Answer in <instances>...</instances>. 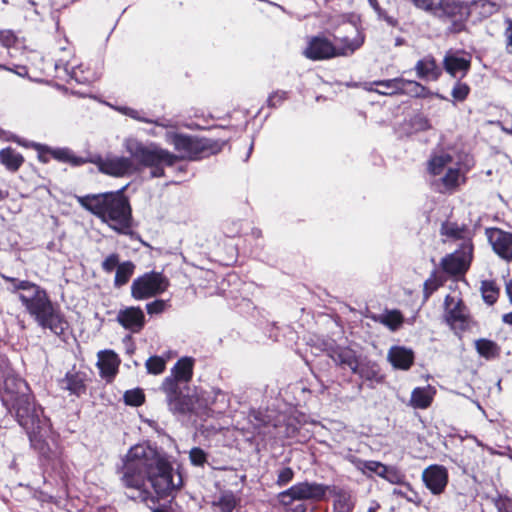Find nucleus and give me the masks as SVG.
I'll return each instance as SVG.
<instances>
[{"label": "nucleus", "mask_w": 512, "mask_h": 512, "mask_svg": "<svg viewBox=\"0 0 512 512\" xmlns=\"http://www.w3.org/2000/svg\"><path fill=\"white\" fill-rule=\"evenodd\" d=\"M119 473L123 487L128 490L127 497L143 503L151 499L146 481L159 497L172 495L183 484L181 474L174 471L166 456L146 444L129 449Z\"/></svg>", "instance_id": "nucleus-1"}, {"label": "nucleus", "mask_w": 512, "mask_h": 512, "mask_svg": "<svg viewBox=\"0 0 512 512\" xmlns=\"http://www.w3.org/2000/svg\"><path fill=\"white\" fill-rule=\"evenodd\" d=\"M165 142L177 152L172 153L155 143L144 144L136 138H128L124 142L126 151L142 167L151 169V176H165V167H172L181 160H199L220 152L225 141L199 137L175 131H167Z\"/></svg>", "instance_id": "nucleus-2"}, {"label": "nucleus", "mask_w": 512, "mask_h": 512, "mask_svg": "<svg viewBox=\"0 0 512 512\" xmlns=\"http://www.w3.org/2000/svg\"><path fill=\"white\" fill-rule=\"evenodd\" d=\"M13 409L18 424L28 435L31 448L39 454L42 461L52 468L62 466V450L56 442L50 420L43 415L42 409L27 394L15 397Z\"/></svg>", "instance_id": "nucleus-3"}, {"label": "nucleus", "mask_w": 512, "mask_h": 512, "mask_svg": "<svg viewBox=\"0 0 512 512\" xmlns=\"http://www.w3.org/2000/svg\"><path fill=\"white\" fill-rule=\"evenodd\" d=\"M13 409L18 424L28 435L31 448L39 454L42 461L52 468L62 466V450L56 442L50 420L43 415L42 409L27 394L15 397Z\"/></svg>", "instance_id": "nucleus-4"}, {"label": "nucleus", "mask_w": 512, "mask_h": 512, "mask_svg": "<svg viewBox=\"0 0 512 512\" xmlns=\"http://www.w3.org/2000/svg\"><path fill=\"white\" fill-rule=\"evenodd\" d=\"M124 189L78 196L77 201L117 233L128 235L132 227V210Z\"/></svg>", "instance_id": "nucleus-5"}, {"label": "nucleus", "mask_w": 512, "mask_h": 512, "mask_svg": "<svg viewBox=\"0 0 512 512\" xmlns=\"http://www.w3.org/2000/svg\"><path fill=\"white\" fill-rule=\"evenodd\" d=\"M29 294H19L18 298L29 315L42 329H49L55 335H62L67 328L60 309L51 301L45 289L35 283H26Z\"/></svg>", "instance_id": "nucleus-6"}, {"label": "nucleus", "mask_w": 512, "mask_h": 512, "mask_svg": "<svg viewBox=\"0 0 512 512\" xmlns=\"http://www.w3.org/2000/svg\"><path fill=\"white\" fill-rule=\"evenodd\" d=\"M60 50L64 55L55 59L53 62L49 61L47 63H44V59L40 53L33 52L31 54L33 65L42 72H47L53 67L57 77H69L79 84L88 83L90 79L84 74L82 65L71 64V52L67 50L66 47H61Z\"/></svg>", "instance_id": "nucleus-7"}, {"label": "nucleus", "mask_w": 512, "mask_h": 512, "mask_svg": "<svg viewBox=\"0 0 512 512\" xmlns=\"http://www.w3.org/2000/svg\"><path fill=\"white\" fill-rule=\"evenodd\" d=\"M363 43L362 39L344 40V45L337 47L325 37L315 36L310 39L304 55L310 60H324L337 56H348L354 53Z\"/></svg>", "instance_id": "nucleus-8"}, {"label": "nucleus", "mask_w": 512, "mask_h": 512, "mask_svg": "<svg viewBox=\"0 0 512 512\" xmlns=\"http://www.w3.org/2000/svg\"><path fill=\"white\" fill-rule=\"evenodd\" d=\"M329 486L316 482H298L277 494V501L283 507L290 506L294 501H320L326 497Z\"/></svg>", "instance_id": "nucleus-9"}, {"label": "nucleus", "mask_w": 512, "mask_h": 512, "mask_svg": "<svg viewBox=\"0 0 512 512\" xmlns=\"http://www.w3.org/2000/svg\"><path fill=\"white\" fill-rule=\"evenodd\" d=\"M471 13L470 3L462 0H441L432 15L445 22H451L449 30L454 33L462 31L465 21Z\"/></svg>", "instance_id": "nucleus-10"}, {"label": "nucleus", "mask_w": 512, "mask_h": 512, "mask_svg": "<svg viewBox=\"0 0 512 512\" xmlns=\"http://www.w3.org/2000/svg\"><path fill=\"white\" fill-rule=\"evenodd\" d=\"M167 286V279L161 273L152 271L133 280L131 295L136 300H144L164 292Z\"/></svg>", "instance_id": "nucleus-11"}, {"label": "nucleus", "mask_w": 512, "mask_h": 512, "mask_svg": "<svg viewBox=\"0 0 512 512\" xmlns=\"http://www.w3.org/2000/svg\"><path fill=\"white\" fill-rule=\"evenodd\" d=\"M161 390L166 395L169 410L175 415H186L192 410L191 399L184 395L180 386H175L171 380H163Z\"/></svg>", "instance_id": "nucleus-12"}, {"label": "nucleus", "mask_w": 512, "mask_h": 512, "mask_svg": "<svg viewBox=\"0 0 512 512\" xmlns=\"http://www.w3.org/2000/svg\"><path fill=\"white\" fill-rule=\"evenodd\" d=\"M445 321L454 330H465L468 326L466 307L460 298L447 295L444 300Z\"/></svg>", "instance_id": "nucleus-13"}, {"label": "nucleus", "mask_w": 512, "mask_h": 512, "mask_svg": "<svg viewBox=\"0 0 512 512\" xmlns=\"http://www.w3.org/2000/svg\"><path fill=\"white\" fill-rule=\"evenodd\" d=\"M133 160L136 161L131 155L130 158L123 156H109L106 158H98L95 162L100 172L113 176L123 177L129 175L134 170Z\"/></svg>", "instance_id": "nucleus-14"}, {"label": "nucleus", "mask_w": 512, "mask_h": 512, "mask_svg": "<svg viewBox=\"0 0 512 512\" xmlns=\"http://www.w3.org/2000/svg\"><path fill=\"white\" fill-rule=\"evenodd\" d=\"M488 241L493 251L503 260L512 261V233L499 228L486 231Z\"/></svg>", "instance_id": "nucleus-15"}, {"label": "nucleus", "mask_w": 512, "mask_h": 512, "mask_svg": "<svg viewBox=\"0 0 512 512\" xmlns=\"http://www.w3.org/2000/svg\"><path fill=\"white\" fill-rule=\"evenodd\" d=\"M116 320L123 328L132 333L140 332L145 325V315L140 307L131 306L120 309Z\"/></svg>", "instance_id": "nucleus-16"}, {"label": "nucleus", "mask_w": 512, "mask_h": 512, "mask_svg": "<svg viewBox=\"0 0 512 512\" xmlns=\"http://www.w3.org/2000/svg\"><path fill=\"white\" fill-rule=\"evenodd\" d=\"M422 478L426 487L436 495L443 492L448 482L447 470L438 465L426 468L423 471Z\"/></svg>", "instance_id": "nucleus-17"}, {"label": "nucleus", "mask_w": 512, "mask_h": 512, "mask_svg": "<svg viewBox=\"0 0 512 512\" xmlns=\"http://www.w3.org/2000/svg\"><path fill=\"white\" fill-rule=\"evenodd\" d=\"M194 364V358L181 357L172 367L171 374L164 380H171L175 386H180L182 383L187 384L193 377Z\"/></svg>", "instance_id": "nucleus-18"}, {"label": "nucleus", "mask_w": 512, "mask_h": 512, "mask_svg": "<svg viewBox=\"0 0 512 512\" xmlns=\"http://www.w3.org/2000/svg\"><path fill=\"white\" fill-rule=\"evenodd\" d=\"M327 351L328 356L336 365L343 369H350L352 373H354L361 361L356 351L349 347H330Z\"/></svg>", "instance_id": "nucleus-19"}, {"label": "nucleus", "mask_w": 512, "mask_h": 512, "mask_svg": "<svg viewBox=\"0 0 512 512\" xmlns=\"http://www.w3.org/2000/svg\"><path fill=\"white\" fill-rule=\"evenodd\" d=\"M86 376L85 372L68 371L59 381V386L62 390L68 391L70 395L80 397L86 393Z\"/></svg>", "instance_id": "nucleus-20"}, {"label": "nucleus", "mask_w": 512, "mask_h": 512, "mask_svg": "<svg viewBox=\"0 0 512 512\" xmlns=\"http://www.w3.org/2000/svg\"><path fill=\"white\" fill-rule=\"evenodd\" d=\"M471 61L469 58L448 52L443 59L445 71L454 78H463L470 70Z\"/></svg>", "instance_id": "nucleus-21"}, {"label": "nucleus", "mask_w": 512, "mask_h": 512, "mask_svg": "<svg viewBox=\"0 0 512 512\" xmlns=\"http://www.w3.org/2000/svg\"><path fill=\"white\" fill-rule=\"evenodd\" d=\"M387 358L395 369L408 370L414 363V352L406 347L393 346Z\"/></svg>", "instance_id": "nucleus-22"}, {"label": "nucleus", "mask_w": 512, "mask_h": 512, "mask_svg": "<svg viewBox=\"0 0 512 512\" xmlns=\"http://www.w3.org/2000/svg\"><path fill=\"white\" fill-rule=\"evenodd\" d=\"M415 71L420 79L432 81H436L442 73L441 67L437 65L432 56H426L418 60L415 65Z\"/></svg>", "instance_id": "nucleus-23"}, {"label": "nucleus", "mask_w": 512, "mask_h": 512, "mask_svg": "<svg viewBox=\"0 0 512 512\" xmlns=\"http://www.w3.org/2000/svg\"><path fill=\"white\" fill-rule=\"evenodd\" d=\"M354 374L371 383H381L384 379L379 365L375 361L361 359Z\"/></svg>", "instance_id": "nucleus-24"}, {"label": "nucleus", "mask_w": 512, "mask_h": 512, "mask_svg": "<svg viewBox=\"0 0 512 512\" xmlns=\"http://www.w3.org/2000/svg\"><path fill=\"white\" fill-rule=\"evenodd\" d=\"M350 461L361 471L363 472H373L377 474L378 476L385 478L389 482H394L392 478H390L387 473L390 471L389 467L377 462V461H364L361 459H358L354 456L351 457Z\"/></svg>", "instance_id": "nucleus-25"}, {"label": "nucleus", "mask_w": 512, "mask_h": 512, "mask_svg": "<svg viewBox=\"0 0 512 512\" xmlns=\"http://www.w3.org/2000/svg\"><path fill=\"white\" fill-rule=\"evenodd\" d=\"M441 265L445 272L453 275L462 274L468 268L466 258L457 253H452L444 257Z\"/></svg>", "instance_id": "nucleus-26"}, {"label": "nucleus", "mask_w": 512, "mask_h": 512, "mask_svg": "<svg viewBox=\"0 0 512 512\" xmlns=\"http://www.w3.org/2000/svg\"><path fill=\"white\" fill-rule=\"evenodd\" d=\"M212 506L218 508L219 512H238L240 498L232 491H224L212 502Z\"/></svg>", "instance_id": "nucleus-27"}, {"label": "nucleus", "mask_w": 512, "mask_h": 512, "mask_svg": "<svg viewBox=\"0 0 512 512\" xmlns=\"http://www.w3.org/2000/svg\"><path fill=\"white\" fill-rule=\"evenodd\" d=\"M202 397H205L206 406H215L218 411H223L229 406L228 394L218 388H211L209 391L203 392Z\"/></svg>", "instance_id": "nucleus-28"}, {"label": "nucleus", "mask_w": 512, "mask_h": 512, "mask_svg": "<svg viewBox=\"0 0 512 512\" xmlns=\"http://www.w3.org/2000/svg\"><path fill=\"white\" fill-rule=\"evenodd\" d=\"M24 162L23 156L11 147L0 150V163L11 172H16Z\"/></svg>", "instance_id": "nucleus-29"}, {"label": "nucleus", "mask_w": 512, "mask_h": 512, "mask_svg": "<svg viewBox=\"0 0 512 512\" xmlns=\"http://www.w3.org/2000/svg\"><path fill=\"white\" fill-rule=\"evenodd\" d=\"M475 349L481 357L487 360L497 358L500 354V347L497 343L486 338L476 340Z\"/></svg>", "instance_id": "nucleus-30"}, {"label": "nucleus", "mask_w": 512, "mask_h": 512, "mask_svg": "<svg viewBox=\"0 0 512 512\" xmlns=\"http://www.w3.org/2000/svg\"><path fill=\"white\" fill-rule=\"evenodd\" d=\"M37 149L40 153L45 149L53 158L63 162H70L76 166L84 162L81 158L74 156L72 151L68 148L50 149L49 147L37 145Z\"/></svg>", "instance_id": "nucleus-31"}, {"label": "nucleus", "mask_w": 512, "mask_h": 512, "mask_svg": "<svg viewBox=\"0 0 512 512\" xmlns=\"http://www.w3.org/2000/svg\"><path fill=\"white\" fill-rule=\"evenodd\" d=\"M453 160V157L445 152H442L439 155H435L429 161V172L433 175H440L444 172L445 169L447 170L448 167L453 164Z\"/></svg>", "instance_id": "nucleus-32"}, {"label": "nucleus", "mask_w": 512, "mask_h": 512, "mask_svg": "<svg viewBox=\"0 0 512 512\" xmlns=\"http://www.w3.org/2000/svg\"><path fill=\"white\" fill-rule=\"evenodd\" d=\"M411 404L415 408L425 409L430 406L432 402V392L429 387L415 388L411 393Z\"/></svg>", "instance_id": "nucleus-33"}, {"label": "nucleus", "mask_w": 512, "mask_h": 512, "mask_svg": "<svg viewBox=\"0 0 512 512\" xmlns=\"http://www.w3.org/2000/svg\"><path fill=\"white\" fill-rule=\"evenodd\" d=\"M135 270V265L132 261L122 262L121 265L118 266L115 273L114 278V286L116 288H120L128 283L129 279L133 275Z\"/></svg>", "instance_id": "nucleus-34"}, {"label": "nucleus", "mask_w": 512, "mask_h": 512, "mask_svg": "<svg viewBox=\"0 0 512 512\" xmlns=\"http://www.w3.org/2000/svg\"><path fill=\"white\" fill-rule=\"evenodd\" d=\"M103 356L100 358L99 367L101 372L107 376H114L118 368L117 355L112 351L102 352Z\"/></svg>", "instance_id": "nucleus-35"}, {"label": "nucleus", "mask_w": 512, "mask_h": 512, "mask_svg": "<svg viewBox=\"0 0 512 512\" xmlns=\"http://www.w3.org/2000/svg\"><path fill=\"white\" fill-rule=\"evenodd\" d=\"M402 83H404L403 78L375 81L374 84L381 88L376 89L375 91L382 95H392L399 93V91L403 89Z\"/></svg>", "instance_id": "nucleus-36"}, {"label": "nucleus", "mask_w": 512, "mask_h": 512, "mask_svg": "<svg viewBox=\"0 0 512 512\" xmlns=\"http://www.w3.org/2000/svg\"><path fill=\"white\" fill-rule=\"evenodd\" d=\"M378 321L390 330L396 331L403 323V316L398 310H390L380 315Z\"/></svg>", "instance_id": "nucleus-37"}, {"label": "nucleus", "mask_w": 512, "mask_h": 512, "mask_svg": "<svg viewBox=\"0 0 512 512\" xmlns=\"http://www.w3.org/2000/svg\"><path fill=\"white\" fill-rule=\"evenodd\" d=\"M481 292L484 301L492 305L497 301L498 295H499V288L495 284L494 281H482L481 283Z\"/></svg>", "instance_id": "nucleus-38"}, {"label": "nucleus", "mask_w": 512, "mask_h": 512, "mask_svg": "<svg viewBox=\"0 0 512 512\" xmlns=\"http://www.w3.org/2000/svg\"><path fill=\"white\" fill-rule=\"evenodd\" d=\"M441 233L447 237L454 239H463L465 237V226L458 225L454 222H444L441 227Z\"/></svg>", "instance_id": "nucleus-39"}, {"label": "nucleus", "mask_w": 512, "mask_h": 512, "mask_svg": "<svg viewBox=\"0 0 512 512\" xmlns=\"http://www.w3.org/2000/svg\"><path fill=\"white\" fill-rule=\"evenodd\" d=\"M403 84V89L399 91V93H405L413 97H425L427 93L426 87L421 85L416 81L405 80Z\"/></svg>", "instance_id": "nucleus-40"}, {"label": "nucleus", "mask_w": 512, "mask_h": 512, "mask_svg": "<svg viewBox=\"0 0 512 512\" xmlns=\"http://www.w3.org/2000/svg\"><path fill=\"white\" fill-rule=\"evenodd\" d=\"M354 508V502L351 499L350 494L341 492L337 495L334 501L335 512H352Z\"/></svg>", "instance_id": "nucleus-41"}, {"label": "nucleus", "mask_w": 512, "mask_h": 512, "mask_svg": "<svg viewBox=\"0 0 512 512\" xmlns=\"http://www.w3.org/2000/svg\"><path fill=\"white\" fill-rule=\"evenodd\" d=\"M148 373L158 375L161 374L166 367V361L160 356H151L145 363Z\"/></svg>", "instance_id": "nucleus-42"}, {"label": "nucleus", "mask_w": 512, "mask_h": 512, "mask_svg": "<svg viewBox=\"0 0 512 512\" xmlns=\"http://www.w3.org/2000/svg\"><path fill=\"white\" fill-rule=\"evenodd\" d=\"M116 110L119 113H121L125 116H128V117H130L136 121H139V122L149 123L151 121V118L147 117L146 113L141 110H136L134 108L127 107V106L116 107Z\"/></svg>", "instance_id": "nucleus-43"}, {"label": "nucleus", "mask_w": 512, "mask_h": 512, "mask_svg": "<svg viewBox=\"0 0 512 512\" xmlns=\"http://www.w3.org/2000/svg\"><path fill=\"white\" fill-rule=\"evenodd\" d=\"M123 398H124V402L127 405L135 406V407L142 405L145 400L144 393L139 388L127 390L124 393Z\"/></svg>", "instance_id": "nucleus-44"}, {"label": "nucleus", "mask_w": 512, "mask_h": 512, "mask_svg": "<svg viewBox=\"0 0 512 512\" xmlns=\"http://www.w3.org/2000/svg\"><path fill=\"white\" fill-rule=\"evenodd\" d=\"M189 460L193 466L203 467L208 460V454L200 447H193L189 451Z\"/></svg>", "instance_id": "nucleus-45"}, {"label": "nucleus", "mask_w": 512, "mask_h": 512, "mask_svg": "<svg viewBox=\"0 0 512 512\" xmlns=\"http://www.w3.org/2000/svg\"><path fill=\"white\" fill-rule=\"evenodd\" d=\"M393 494L404 498L406 501L419 505L421 503V498L419 494L414 491L409 484L405 486L404 489H394Z\"/></svg>", "instance_id": "nucleus-46"}, {"label": "nucleus", "mask_w": 512, "mask_h": 512, "mask_svg": "<svg viewBox=\"0 0 512 512\" xmlns=\"http://www.w3.org/2000/svg\"><path fill=\"white\" fill-rule=\"evenodd\" d=\"M294 476L295 472L291 467H282L277 472V479L275 484L278 487H284L293 480Z\"/></svg>", "instance_id": "nucleus-47"}, {"label": "nucleus", "mask_w": 512, "mask_h": 512, "mask_svg": "<svg viewBox=\"0 0 512 512\" xmlns=\"http://www.w3.org/2000/svg\"><path fill=\"white\" fill-rule=\"evenodd\" d=\"M2 278L11 283V287L8 288V290L12 293H18L19 294H29L30 293V290L28 288H22V285L23 284H26V283H31L30 281H27V280H18L16 278H13V277H9V276H6V275H1Z\"/></svg>", "instance_id": "nucleus-48"}, {"label": "nucleus", "mask_w": 512, "mask_h": 512, "mask_svg": "<svg viewBox=\"0 0 512 512\" xmlns=\"http://www.w3.org/2000/svg\"><path fill=\"white\" fill-rule=\"evenodd\" d=\"M410 125L415 131H426L431 128L429 119L423 114H416L410 120Z\"/></svg>", "instance_id": "nucleus-49"}, {"label": "nucleus", "mask_w": 512, "mask_h": 512, "mask_svg": "<svg viewBox=\"0 0 512 512\" xmlns=\"http://www.w3.org/2000/svg\"><path fill=\"white\" fill-rule=\"evenodd\" d=\"M470 92V87L463 82L457 81L452 88L451 94L454 100L464 101Z\"/></svg>", "instance_id": "nucleus-50"}, {"label": "nucleus", "mask_w": 512, "mask_h": 512, "mask_svg": "<svg viewBox=\"0 0 512 512\" xmlns=\"http://www.w3.org/2000/svg\"><path fill=\"white\" fill-rule=\"evenodd\" d=\"M121 265L120 257L117 253H111L102 262L101 267L104 272L111 273Z\"/></svg>", "instance_id": "nucleus-51"}, {"label": "nucleus", "mask_w": 512, "mask_h": 512, "mask_svg": "<svg viewBox=\"0 0 512 512\" xmlns=\"http://www.w3.org/2000/svg\"><path fill=\"white\" fill-rule=\"evenodd\" d=\"M459 178V170L457 168L448 167L445 175L443 176L442 180L446 187H453L457 184Z\"/></svg>", "instance_id": "nucleus-52"}, {"label": "nucleus", "mask_w": 512, "mask_h": 512, "mask_svg": "<svg viewBox=\"0 0 512 512\" xmlns=\"http://www.w3.org/2000/svg\"><path fill=\"white\" fill-rule=\"evenodd\" d=\"M414 5L426 12L432 14L437 5L441 4V0H411Z\"/></svg>", "instance_id": "nucleus-53"}, {"label": "nucleus", "mask_w": 512, "mask_h": 512, "mask_svg": "<svg viewBox=\"0 0 512 512\" xmlns=\"http://www.w3.org/2000/svg\"><path fill=\"white\" fill-rule=\"evenodd\" d=\"M167 306L166 301L162 299H157L153 302H150L146 305V310L149 315H155L162 313Z\"/></svg>", "instance_id": "nucleus-54"}, {"label": "nucleus", "mask_w": 512, "mask_h": 512, "mask_svg": "<svg viewBox=\"0 0 512 512\" xmlns=\"http://www.w3.org/2000/svg\"><path fill=\"white\" fill-rule=\"evenodd\" d=\"M17 41V37L11 30H2L0 31V43L6 47H12Z\"/></svg>", "instance_id": "nucleus-55"}, {"label": "nucleus", "mask_w": 512, "mask_h": 512, "mask_svg": "<svg viewBox=\"0 0 512 512\" xmlns=\"http://www.w3.org/2000/svg\"><path fill=\"white\" fill-rule=\"evenodd\" d=\"M286 98H287L286 91H276L268 97L267 104L269 107L276 108V107L280 106Z\"/></svg>", "instance_id": "nucleus-56"}, {"label": "nucleus", "mask_w": 512, "mask_h": 512, "mask_svg": "<svg viewBox=\"0 0 512 512\" xmlns=\"http://www.w3.org/2000/svg\"><path fill=\"white\" fill-rule=\"evenodd\" d=\"M440 285L441 281H439L435 275H431V277L424 282L425 296L429 297Z\"/></svg>", "instance_id": "nucleus-57"}, {"label": "nucleus", "mask_w": 512, "mask_h": 512, "mask_svg": "<svg viewBox=\"0 0 512 512\" xmlns=\"http://www.w3.org/2000/svg\"><path fill=\"white\" fill-rule=\"evenodd\" d=\"M0 69L14 72L15 74H17L21 77H25L28 74L27 67L23 66V65H15V66L11 67V66L0 64Z\"/></svg>", "instance_id": "nucleus-58"}, {"label": "nucleus", "mask_w": 512, "mask_h": 512, "mask_svg": "<svg viewBox=\"0 0 512 512\" xmlns=\"http://www.w3.org/2000/svg\"><path fill=\"white\" fill-rule=\"evenodd\" d=\"M378 15V18L384 20L389 26L396 27L398 26V20L390 15H388L381 7L380 11H375Z\"/></svg>", "instance_id": "nucleus-59"}, {"label": "nucleus", "mask_w": 512, "mask_h": 512, "mask_svg": "<svg viewBox=\"0 0 512 512\" xmlns=\"http://www.w3.org/2000/svg\"><path fill=\"white\" fill-rule=\"evenodd\" d=\"M149 124H154L155 126L162 127V128L174 127L173 121L171 119H166V118H157V119L151 118V121L149 122Z\"/></svg>", "instance_id": "nucleus-60"}, {"label": "nucleus", "mask_w": 512, "mask_h": 512, "mask_svg": "<svg viewBox=\"0 0 512 512\" xmlns=\"http://www.w3.org/2000/svg\"><path fill=\"white\" fill-rule=\"evenodd\" d=\"M506 35H507V40H508L507 48H508V51L510 53H512V21L509 23V26L506 30Z\"/></svg>", "instance_id": "nucleus-61"}, {"label": "nucleus", "mask_w": 512, "mask_h": 512, "mask_svg": "<svg viewBox=\"0 0 512 512\" xmlns=\"http://www.w3.org/2000/svg\"><path fill=\"white\" fill-rule=\"evenodd\" d=\"M306 511H307V506L303 503L297 504L291 509V512H306Z\"/></svg>", "instance_id": "nucleus-62"}, {"label": "nucleus", "mask_w": 512, "mask_h": 512, "mask_svg": "<svg viewBox=\"0 0 512 512\" xmlns=\"http://www.w3.org/2000/svg\"><path fill=\"white\" fill-rule=\"evenodd\" d=\"M506 293L509 297L510 302L512 303V279L506 283Z\"/></svg>", "instance_id": "nucleus-63"}, {"label": "nucleus", "mask_w": 512, "mask_h": 512, "mask_svg": "<svg viewBox=\"0 0 512 512\" xmlns=\"http://www.w3.org/2000/svg\"><path fill=\"white\" fill-rule=\"evenodd\" d=\"M502 320L504 323L512 325V312L504 314Z\"/></svg>", "instance_id": "nucleus-64"}]
</instances>
